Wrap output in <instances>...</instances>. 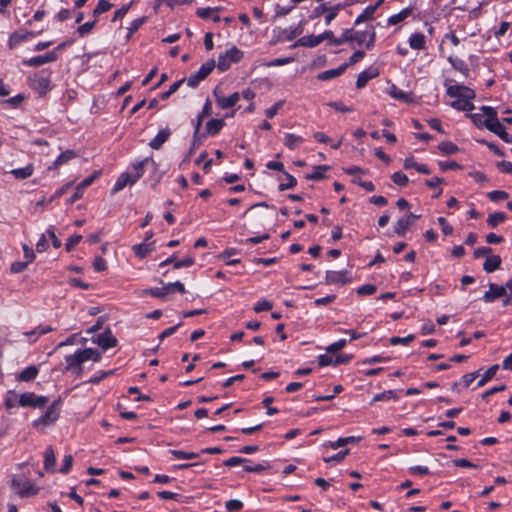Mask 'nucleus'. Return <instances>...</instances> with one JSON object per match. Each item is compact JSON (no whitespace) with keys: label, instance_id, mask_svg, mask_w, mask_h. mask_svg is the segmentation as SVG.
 I'll return each mask as SVG.
<instances>
[{"label":"nucleus","instance_id":"nucleus-35","mask_svg":"<svg viewBox=\"0 0 512 512\" xmlns=\"http://www.w3.org/2000/svg\"><path fill=\"white\" fill-rule=\"evenodd\" d=\"M448 61L455 70L462 73L465 77H469L470 69L464 60L460 58L449 57Z\"/></svg>","mask_w":512,"mask_h":512},{"label":"nucleus","instance_id":"nucleus-38","mask_svg":"<svg viewBox=\"0 0 512 512\" xmlns=\"http://www.w3.org/2000/svg\"><path fill=\"white\" fill-rule=\"evenodd\" d=\"M150 165L152 166V173L149 176V180L152 182L151 187L155 189L157 185L160 183L163 173H161L158 169V163L152 158V161H150Z\"/></svg>","mask_w":512,"mask_h":512},{"label":"nucleus","instance_id":"nucleus-22","mask_svg":"<svg viewBox=\"0 0 512 512\" xmlns=\"http://www.w3.org/2000/svg\"><path fill=\"white\" fill-rule=\"evenodd\" d=\"M408 44L413 50H424L426 48V37L421 32L412 33L408 38Z\"/></svg>","mask_w":512,"mask_h":512},{"label":"nucleus","instance_id":"nucleus-33","mask_svg":"<svg viewBox=\"0 0 512 512\" xmlns=\"http://www.w3.org/2000/svg\"><path fill=\"white\" fill-rule=\"evenodd\" d=\"M303 33V22L300 21L295 27L290 29H284L281 32V35L286 41H292L297 36L301 35Z\"/></svg>","mask_w":512,"mask_h":512},{"label":"nucleus","instance_id":"nucleus-5","mask_svg":"<svg viewBox=\"0 0 512 512\" xmlns=\"http://www.w3.org/2000/svg\"><path fill=\"white\" fill-rule=\"evenodd\" d=\"M61 399L53 401V403L47 408L45 413L38 419L33 421V426L38 427L40 425L47 426L55 422L60 415Z\"/></svg>","mask_w":512,"mask_h":512},{"label":"nucleus","instance_id":"nucleus-60","mask_svg":"<svg viewBox=\"0 0 512 512\" xmlns=\"http://www.w3.org/2000/svg\"><path fill=\"white\" fill-rule=\"evenodd\" d=\"M225 508L228 512H239L243 508V503L240 500L231 499L225 503Z\"/></svg>","mask_w":512,"mask_h":512},{"label":"nucleus","instance_id":"nucleus-10","mask_svg":"<svg viewBox=\"0 0 512 512\" xmlns=\"http://www.w3.org/2000/svg\"><path fill=\"white\" fill-rule=\"evenodd\" d=\"M92 342L99 345L103 350H107L117 346L118 340L112 334L111 329L107 327L102 333L93 337Z\"/></svg>","mask_w":512,"mask_h":512},{"label":"nucleus","instance_id":"nucleus-31","mask_svg":"<svg viewBox=\"0 0 512 512\" xmlns=\"http://www.w3.org/2000/svg\"><path fill=\"white\" fill-rule=\"evenodd\" d=\"M34 172L33 164H28L23 168H16L10 171V174L13 175L15 179L24 180L32 176Z\"/></svg>","mask_w":512,"mask_h":512},{"label":"nucleus","instance_id":"nucleus-1","mask_svg":"<svg viewBox=\"0 0 512 512\" xmlns=\"http://www.w3.org/2000/svg\"><path fill=\"white\" fill-rule=\"evenodd\" d=\"M51 72L47 70H42L39 73L34 74L29 77V86L35 92H37L40 96H44L50 89V79Z\"/></svg>","mask_w":512,"mask_h":512},{"label":"nucleus","instance_id":"nucleus-47","mask_svg":"<svg viewBox=\"0 0 512 512\" xmlns=\"http://www.w3.org/2000/svg\"><path fill=\"white\" fill-rule=\"evenodd\" d=\"M303 142V138L292 133L285 135V145L290 149L294 150Z\"/></svg>","mask_w":512,"mask_h":512},{"label":"nucleus","instance_id":"nucleus-53","mask_svg":"<svg viewBox=\"0 0 512 512\" xmlns=\"http://www.w3.org/2000/svg\"><path fill=\"white\" fill-rule=\"evenodd\" d=\"M284 175L287 178V182L279 184V186H278L279 191H285L288 189H292L297 185V180L293 175L289 174L288 172H284Z\"/></svg>","mask_w":512,"mask_h":512},{"label":"nucleus","instance_id":"nucleus-44","mask_svg":"<svg viewBox=\"0 0 512 512\" xmlns=\"http://www.w3.org/2000/svg\"><path fill=\"white\" fill-rule=\"evenodd\" d=\"M144 293L147 295H150L152 297H155V298L163 299L170 292H169L168 285L166 284L163 287H153V288L146 289L144 291Z\"/></svg>","mask_w":512,"mask_h":512},{"label":"nucleus","instance_id":"nucleus-32","mask_svg":"<svg viewBox=\"0 0 512 512\" xmlns=\"http://www.w3.org/2000/svg\"><path fill=\"white\" fill-rule=\"evenodd\" d=\"M56 465V458L54 450L51 446L47 447L44 453V468L46 471L54 472Z\"/></svg>","mask_w":512,"mask_h":512},{"label":"nucleus","instance_id":"nucleus-2","mask_svg":"<svg viewBox=\"0 0 512 512\" xmlns=\"http://www.w3.org/2000/svg\"><path fill=\"white\" fill-rule=\"evenodd\" d=\"M480 110L482 113H473L467 116L478 128L485 127L489 130V125H493L494 120L497 118V112L490 106H482Z\"/></svg>","mask_w":512,"mask_h":512},{"label":"nucleus","instance_id":"nucleus-57","mask_svg":"<svg viewBox=\"0 0 512 512\" xmlns=\"http://www.w3.org/2000/svg\"><path fill=\"white\" fill-rule=\"evenodd\" d=\"M319 37H320L319 38L320 43L324 40H329L330 43L335 44V45H339L343 42V39H341V38L336 39L334 37V33L331 30L324 31L322 34H319Z\"/></svg>","mask_w":512,"mask_h":512},{"label":"nucleus","instance_id":"nucleus-12","mask_svg":"<svg viewBox=\"0 0 512 512\" xmlns=\"http://www.w3.org/2000/svg\"><path fill=\"white\" fill-rule=\"evenodd\" d=\"M379 68L375 65L369 66L367 69L358 74L356 80V87L359 89L364 88L367 83L379 76Z\"/></svg>","mask_w":512,"mask_h":512},{"label":"nucleus","instance_id":"nucleus-27","mask_svg":"<svg viewBox=\"0 0 512 512\" xmlns=\"http://www.w3.org/2000/svg\"><path fill=\"white\" fill-rule=\"evenodd\" d=\"M224 126V119H211L206 123V132L204 134H206V136H215Z\"/></svg>","mask_w":512,"mask_h":512},{"label":"nucleus","instance_id":"nucleus-24","mask_svg":"<svg viewBox=\"0 0 512 512\" xmlns=\"http://www.w3.org/2000/svg\"><path fill=\"white\" fill-rule=\"evenodd\" d=\"M349 361V356H336L335 359H333L332 355L328 354H322L318 357V365L320 367H325L331 364L337 365L341 363H346Z\"/></svg>","mask_w":512,"mask_h":512},{"label":"nucleus","instance_id":"nucleus-28","mask_svg":"<svg viewBox=\"0 0 512 512\" xmlns=\"http://www.w3.org/2000/svg\"><path fill=\"white\" fill-rule=\"evenodd\" d=\"M38 368L35 365L26 367L17 375V380L20 382H30L38 375Z\"/></svg>","mask_w":512,"mask_h":512},{"label":"nucleus","instance_id":"nucleus-8","mask_svg":"<svg viewBox=\"0 0 512 512\" xmlns=\"http://www.w3.org/2000/svg\"><path fill=\"white\" fill-rule=\"evenodd\" d=\"M11 486L13 488H19L17 493L21 498L37 495L40 490L39 487H36L30 481L21 478H13Z\"/></svg>","mask_w":512,"mask_h":512},{"label":"nucleus","instance_id":"nucleus-40","mask_svg":"<svg viewBox=\"0 0 512 512\" xmlns=\"http://www.w3.org/2000/svg\"><path fill=\"white\" fill-rule=\"evenodd\" d=\"M507 215L504 212H494L488 215L487 224L491 228H496L499 224L505 222Z\"/></svg>","mask_w":512,"mask_h":512},{"label":"nucleus","instance_id":"nucleus-62","mask_svg":"<svg viewBox=\"0 0 512 512\" xmlns=\"http://www.w3.org/2000/svg\"><path fill=\"white\" fill-rule=\"evenodd\" d=\"M349 452H350V450L346 448V449L338 452L337 454H334V455L328 456V457H324V461L326 463L341 462L349 454Z\"/></svg>","mask_w":512,"mask_h":512},{"label":"nucleus","instance_id":"nucleus-48","mask_svg":"<svg viewBox=\"0 0 512 512\" xmlns=\"http://www.w3.org/2000/svg\"><path fill=\"white\" fill-rule=\"evenodd\" d=\"M438 149L445 155H452L459 151V147L451 141L441 142Z\"/></svg>","mask_w":512,"mask_h":512},{"label":"nucleus","instance_id":"nucleus-3","mask_svg":"<svg viewBox=\"0 0 512 512\" xmlns=\"http://www.w3.org/2000/svg\"><path fill=\"white\" fill-rule=\"evenodd\" d=\"M244 56L243 51L232 46L224 54H220L217 61V68L221 72L227 71L233 63H239Z\"/></svg>","mask_w":512,"mask_h":512},{"label":"nucleus","instance_id":"nucleus-16","mask_svg":"<svg viewBox=\"0 0 512 512\" xmlns=\"http://www.w3.org/2000/svg\"><path fill=\"white\" fill-rule=\"evenodd\" d=\"M383 3V0H378L375 4L367 6L354 20V25L370 21L378 7Z\"/></svg>","mask_w":512,"mask_h":512},{"label":"nucleus","instance_id":"nucleus-23","mask_svg":"<svg viewBox=\"0 0 512 512\" xmlns=\"http://www.w3.org/2000/svg\"><path fill=\"white\" fill-rule=\"evenodd\" d=\"M414 10L413 6L406 7L402 9L397 14H393L387 19V25H397L403 21H405L408 17L411 16L412 12Z\"/></svg>","mask_w":512,"mask_h":512},{"label":"nucleus","instance_id":"nucleus-29","mask_svg":"<svg viewBox=\"0 0 512 512\" xmlns=\"http://www.w3.org/2000/svg\"><path fill=\"white\" fill-rule=\"evenodd\" d=\"M501 262V257L499 255H489L483 263V269L487 273H492L500 268Z\"/></svg>","mask_w":512,"mask_h":512},{"label":"nucleus","instance_id":"nucleus-59","mask_svg":"<svg viewBox=\"0 0 512 512\" xmlns=\"http://www.w3.org/2000/svg\"><path fill=\"white\" fill-rule=\"evenodd\" d=\"M377 291V287L374 284H365L357 288L356 293L359 296L372 295Z\"/></svg>","mask_w":512,"mask_h":512},{"label":"nucleus","instance_id":"nucleus-51","mask_svg":"<svg viewBox=\"0 0 512 512\" xmlns=\"http://www.w3.org/2000/svg\"><path fill=\"white\" fill-rule=\"evenodd\" d=\"M96 23H97V19H94L93 21L85 22L84 24L80 25L77 28V33L79 34L80 37L87 36L88 34L91 33V31L95 27Z\"/></svg>","mask_w":512,"mask_h":512},{"label":"nucleus","instance_id":"nucleus-7","mask_svg":"<svg viewBox=\"0 0 512 512\" xmlns=\"http://www.w3.org/2000/svg\"><path fill=\"white\" fill-rule=\"evenodd\" d=\"M445 85L447 86L446 94L451 98L473 100L476 97L475 91L468 86L457 83Z\"/></svg>","mask_w":512,"mask_h":512},{"label":"nucleus","instance_id":"nucleus-6","mask_svg":"<svg viewBox=\"0 0 512 512\" xmlns=\"http://www.w3.org/2000/svg\"><path fill=\"white\" fill-rule=\"evenodd\" d=\"M215 66L216 63L213 59H210L204 64H202L200 69L196 73L191 74L188 77L187 85L189 87L196 88L202 80L206 79L211 74Z\"/></svg>","mask_w":512,"mask_h":512},{"label":"nucleus","instance_id":"nucleus-17","mask_svg":"<svg viewBox=\"0 0 512 512\" xmlns=\"http://www.w3.org/2000/svg\"><path fill=\"white\" fill-rule=\"evenodd\" d=\"M348 271H327L326 283L327 284H346L350 282L347 277Z\"/></svg>","mask_w":512,"mask_h":512},{"label":"nucleus","instance_id":"nucleus-54","mask_svg":"<svg viewBox=\"0 0 512 512\" xmlns=\"http://www.w3.org/2000/svg\"><path fill=\"white\" fill-rule=\"evenodd\" d=\"M185 81V79H180L176 82H174L172 85H170L169 89L165 92H163L161 95H160V99L161 100H167L172 94H174L179 88L180 86L183 84V82Z\"/></svg>","mask_w":512,"mask_h":512},{"label":"nucleus","instance_id":"nucleus-19","mask_svg":"<svg viewBox=\"0 0 512 512\" xmlns=\"http://www.w3.org/2000/svg\"><path fill=\"white\" fill-rule=\"evenodd\" d=\"M171 130L169 128L161 129L156 136L149 142V146L154 150H159L169 139Z\"/></svg>","mask_w":512,"mask_h":512},{"label":"nucleus","instance_id":"nucleus-63","mask_svg":"<svg viewBox=\"0 0 512 512\" xmlns=\"http://www.w3.org/2000/svg\"><path fill=\"white\" fill-rule=\"evenodd\" d=\"M73 465V457L72 455H65L63 459V463L61 468L59 469V472L62 474H68L72 468Z\"/></svg>","mask_w":512,"mask_h":512},{"label":"nucleus","instance_id":"nucleus-20","mask_svg":"<svg viewBox=\"0 0 512 512\" xmlns=\"http://www.w3.org/2000/svg\"><path fill=\"white\" fill-rule=\"evenodd\" d=\"M150 161H152V157H146L132 164L134 170V173L131 174L132 183H136L144 175L145 167L150 164Z\"/></svg>","mask_w":512,"mask_h":512},{"label":"nucleus","instance_id":"nucleus-41","mask_svg":"<svg viewBox=\"0 0 512 512\" xmlns=\"http://www.w3.org/2000/svg\"><path fill=\"white\" fill-rule=\"evenodd\" d=\"M471 101L472 100L455 99L451 102V107L458 111L469 112L474 109V104Z\"/></svg>","mask_w":512,"mask_h":512},{"label":"nucleus","instance_id":"nucleus-64","mask_svg":"<svg viewBox=\"0 0 512 512\" xmlns=\"http://www.w3.org/2000/svg\"><path fill=\"white\" fill-rule=\"evenodd\" d=\"M17 395L14 391L10 390L7 392V396L5 398V407L10 410L16 406L18 400L16 399Z\"/></svg>","mask_w":512,"mask_h":512},{"label":"nucleus","instance_id":"nucleus-43","mask_svg":"<svg viewBox=\"0 0 512 512\" xmlns=\"http://www.w3.org/2000/svg\"><path fill=\"white\" fill-rule=\"evenodd\" d=\"M26 40H27V34H24V31H22V30L15 31L9 37L8 46L10 49H13L18 44H20Z\"/></svg>","mask_w":512,"mask_h":512},{"label":"nucleus","instance_id":"nucleus-36","mask_svg":"<svg viewBox=\"0 0 512 512\" xmlns=\"http://www.w3.org/2000/svg\"><path fill=\"white\" fill-rule=\"evenodd\" d=\"M76 157V152L72 149H68L64 152H62L54 161L53 166L49 167V169L52 168H58L59 166L67 163L68 161L74 159Z\"/></svg>","mask_w":512,"mask_h":512},{"label":"nucleus","instance_id":"nucleus-13","mask_svg":"<svg viewBox=\"0 0 512 512\" xmlns=\"http://www.w3.org/2000/svg\"><path fill=\"white\" fill-rule=\"evenodd\" d=\"M506 287L495 283L489 284V290L483 295V301L486 303L494 302L496 299L506 296Z\"/></svg>","mask_w":512,"mask_h":512},{"label":"nucleus","instance_id":"nucleus-46","mask_svg":"<svg viewBox=\"0 0 512 512\" xmlns=\"http://www.w3.org/2000/svg\"><path fill=\"white\" fill-rule=\"evenodd\" d=\"M398 398L399 397H398L397 391H395V390H387V391H384V392L376 394L373 397L372 402L397 400Z\"/></svg>","mask_w":512,"mask_h":512},{"label":"nucleus","instance_id":"nucleus-18","mask_svg":"<svg viewBox=\"0 0 512 512\" xmlns=\"http://www.w3.org/2000/svg\"><path fill=\"white\" fill-rule=\"evenodd\" d=\"M489 131L496 134L506 143H512V135L507 133L506 128L502 125V123L496 118L493 122V125H489Z\"/></svg>","mask_w":512,"mask_h":512},{"label":"nucleus","instance_id":"nucleus-42","mask_svg":"<svg viewBox=\"0 0 512 512\" xmlns=\"http://www.w3.org/2000/svg\"><path fill=\"white\" fill-rule=\"evenodd\" d=\"M55 329L51 327L50 325H39L34 330H31L29 332H26L25 335L29 338H32V341H35L39 336L47 334L49 332L54 331Z\"/></svg>","mask_w":512,"mask_h":512},{"label":"nucleus","instance_id":"nucleus-34","mask_svg":"<svg viewBox=\"0 0 512 512\" xmlns=\"http://www.w3.org/2000/svg\"><path fill=\"white\" fill-rule=\"evenodd\" d=\"M329 169H330V167L328 165L314 166L313 172L309 173V174H306L305 175V179L313 180V181L322 180V179H324L326 177L324 172H326Z\"/></svg>","mask_w":512,"mask_h":512},{"label":"nucleus","instance_id":"nucleus-58","mask_svg":"<svg viewBox=\"0 0 512 512\" xmlns=\"http://www.w3.org/2000/svg\"><path fill=\"white\" fill-rule=\"evenodd\" d=\"M205 138H206V134H199V135L193 134L191 147L189 149V155H192L195 152V150L198 149L202 145L203 140Z\"/></svg>","mask_w":512,"mask_h":512},{"label":"nucleus","instance_id":"nucleus-37","mask_svg":"<svg viewBox=\"0 0 512 512\" xmlns=\"http://www.w3.org/2000/svg\"><path fill=\"white\" fill-rule=\"evenodd\" d=\"M154 250V243H140L133 246V251L139 258H145L150 252Z\"/></svg>","mask_w":512,"mask_h":512},{"label":"nucleus","instance_id":"nucleus-39","mask_svg":"<svg viewBox=\"0 0 512 512\" xmlns=\"http://www.w3.org/2000/svg\"><path fill=\"white\" fill-rule=\"evenodd\" d=\"M65 361L67 363V365L65 367L66 371L73 370V369H78L79 372L82 371V367H81L82 362L80 361V358L76 352L71 355H66Z\"/></svg>","mask_w":512,"mask_h":512},{"label":"nucleus","instance_id":"nucleus-25","mask_svg":"<svg viewBox=\"0 0 512 512\" xmlns=\"http://www.w3.org/2000/svg\"><path fill=\"white\" fill-rule=\"evenodd\" d=\"M92 184V178H85L75 188L74 193L67 200L68 204H73L80 198H82L84 190Z\"/></svg>","mask_w":512,"mask_h":512},{"label":"nucleus","instance_id":"nucleus-26","mask_svg":"<svg viewBox=\"0 0 512 512\" xmlns=\"http://www.w3.org/2000/svg\"><path fill=\"white\" fill-rule=\"evenodd\" d=\"M319 35H308V36H303L301 38H299L292 46L291 48H295V47H298V46H301V47H316L320 44V39H319Z\"/></svg>","mask_w":512,"mask_h":512},{"label":"nucleus","instance_id":"nucleus-55","mask_svg":"<svg viewBox=\"0 0 512 512\" xmlns=\"http://www.w3.org/2000/svg\"><path fill=\"white\" fill-rule=\"evenodd\" d=\"M244 463H252V461L248 458L234 456V457H231V458L225 460L223 462V465H225L227 467H234V466L244 464Z\"/></svg>","mask_w":512,"mask_h":512},{"label":"nucleus","instance_id":"nucleus-9","mask_svg":"<svg viewBox=\"0 0 512 512\" xmlns=\"http://www.w3.org/2000/svg\"><path fill=\"white\" fill-rule=\"evenodd\" d=\"M375 41V28L373 25H367L364 31H354V42L359 45H365L370 49Z\"/></svg>","mask_w":512,"mask_h":512},{"label":"nucleus","instance_id":"nucleus-49","mask_svg":"<svg viewBox=\"0 0 512 512\" xmlns=\"http://www.w3.org/2000/svg\"><path fill=\"white\" fill-rule=\"evenodd\" d=\"M409 226V221L403 216L402 218L398 219L397 222L395 223L394 232L398 236H404Z\"/></svg>","mask_w":512,"mask_h":512},{"label":"nucleus","instance_id":"nucleus-11","mask_svg":"<svg viewBox=\"0 0 512 512\" xmlns=\"http://www.w3.org/2000/svg\"><path fill=\"white\" fill-rule=\"evenodd\" d=\"M58 59V55L55 51H50L44 55L34 56L30 59L24 60L23 65L30 67H39L46 63L55 62Z\"/></svg>","mask_w":512,"mask_h":512},{"label":"nucleus","instance_id":"nucleus-61","mask_svg":"<svg viewBox=\"0 0 512 512\" xmlns=\"http://www.w3.org/2000/svg\"><path fill=\"white\" fill-rule=\"evenodd\" d=\"M391 179H392V181L396 185H398L400 187L406 186L408 184V181H409L408 177L404 173H402V172H395V173H393L392 176H391Z\"/></svg>","mask_w":512,"mask_h":512},{"label":"nucleus","instance_id":"nucleus-15","mask_svg":"<svg viewBox=\"0 0 512 512\" xmlns=\"http://www.w3.org/2000/svg\"><path fill=\"white\" fill-rule=\"evenodd\" d=\"M213 94L215 96L217 105L221 109H228L233 107L240 99V94L238 92H235L228 97L219 96L217 93V88L214 89Z\"/></svg>","mask_w":512,"mask_h":512},{"label":"nucleus","instance_id":"nucleus-4","mask_svg":"<svg viewBox=\"0 0 512 512\" xmlns=\"http://www.w3.org/2000/svg\"><path fill=\"white\" fill-rule=\"evenodd\" d=\"M48 402L47 396L36 395L34 392H24L18 397V405L21 407L43 408Z\"/></svg>","mask_w":512,"mask_h":512},{"label":"nucleus","instance_id":"nucleus-14","mask_svg":"<svg viewBox=\"0 0 512 512\" xmlns=\"http://www.w3.org/2000/svg\"><path fill=\"white\" fill-rule=\"evenodd\" d=\"M352 64V56L349 57L348 62L340 65L338 68L323 71L317 75L320 81H328L336 78L344 73L348 65Z\"/></svg>","mask_w":512,"mask_h":512},{"label":"nucleus","instance_id":"nucleus-50","mask_svg":"<svg viewBox=\"0 0 512 512\" xmlns=\"http://www.w3.org/2000/svg\"><path fill=\"white\" fill-rule=\"evenodd\" d=\"M169 453L172 454L177 459H185V460L196 459L200 456L199 453L185 452L182 450H169Z\"/></svg>","mask_w":512,"mask_h":512},{"label":"nucleus","instance_id":"nucleus-30","mask_svg":"<svg viewBox=\"0 0 512 512\" xmlns=\"http://www.w3.org/2000/svg\"><path fill=\"white\" fill-rule=\"evenodd\" d=\"M128 184L129 185H133L134 183H132L131 174L128 173V172H124V173L120 174L119 177L117 178V180H116V182L114 184V187L112 189V193H116V192L121 191Z\"/></svg>","mask_w":512,"mask_h":512},{"label":"nucleus","instance_id":"nucleus-52","mask_svg":"<svg viewBox=\"0 0 512 512\" xmlns=\"http://www.w3.org/2000/svg\"><path fill=\"white\" fill-rule=\"evenodd\" d=\"M147 21V17L143 16V17H140V18H137V19H134L131 23H130V26L127 28L128 30V35L127 37L129 38L132 34H134L135 32H137L139 30V28Z\"/></svg>","mask_w":512,"mask_h":512},{"label":"nucleus","instance_id":"nucleus-21","mask_svg":"<svg viewBox=\"0 0 512 512\" xmlns=\"http://www.w3.org/2000/svg\"><path fill=\"white\" fill-rule=\"evenodd\" d=\"M388 94L403 103H411L413 101L412 94L407 93L400 88H398L395 84H392L388 89Z\"/></svg>","mask_w":512,"mask_h":512},{"label":"nucleus","instance_id":"nucleus-56","mask_svg":"<svg viewBox=\"0 0 512 512\" xmlns=\"http://www.w3.org/2000/svg\"><path fill=\"white\" fill-rule=\"evenodd\" d=\"M509 197V194L503 190H493L488 193V198L493 202H499Z\"/></svg>","mask_w":512,"mask_h":512},{"label":"nucleus","instance_id":"nucleus-45","mask_svg":"<svg viewBox=\"0 0 512 512\" xmlns=\"http://www.w3.org/2000/svg\"><path fill=\"white\" fill-rule=\"evenodd\" d=\"M498 369H499V365L498 364H494V365L490 366L485 371V373L482 375L481 379L478 381L477 386L478 387L484 386L488 381H490L495 376V374L497 373Z\"/></svg>","mask_w":512,"mask_h":512}]
</instances>
